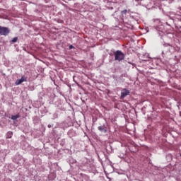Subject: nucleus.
I'll list each match as a JSON object with an SVG mask.
<instances>
[{
    "mask_svg": "<svg viewBox=\"0 0 181 181\" xmlns=\"http://www.w3.org/2000/svg\"><path fill=\"white\" fill-rule=\"evenodd\" d=\"M18 118H21V115L19 114H17L16 115L11 116V119H13V121L18 119Z\"/></svg>",
    "mask_w": 181,
    "mask_h": 181,
    "instance_id": "nucleus-7",
    "label": "nucleus"
},
{
    "mask_svg": "<svg viewBox=\"0 0 181 181\" xmlns=\"http://www.w3.org/2000/svg\"><path fill=\"white\" fill-rule=\"evenodd\" d=\"M13 135V133L12 132H8L6 134V139H9L12 138V136Z\"/></svg>",
    "mask_w": 181,
    "mask_h": 181,
    "instance_id": "nucleus-6",
    "label": "nucleus"
},
{
    "mask_svg": "<svg viewBox=\"0 0 181 181\" xmlns=\"http://www.w3.org/2000/svg\"><path fill=\"white\" fill-rule=\"evenodd\" d=\"M115 60L122 62L125 59V54L121 50H117L114 52Z\"/></svg>",
    "mask_w": 181,
    "mask_h": 181,
    "instance_id": "nucleus-1",
    "label": "nucleus"
},
{
    "mask_svg": "<svg viewBox=\"0 0 181 181\" xmlns=\"http://www.w3.org/2000/svg\"><path fill=\"white\" fill-rule=\"evenodd\" d=\"M27 81H28L27 78L25 76H23L21 79H18L16 81V86H19V84H22V83Z\"/></svg>",
    "mask_w": 181,
    "mask_h": 181,
    "instance_id": "nucleus-4",
    "label": "nucleus"
},
{
    "mask_svg": "<svg viewBox=\"0 0 181 181\" xmlns=\"http://www.w3.org/2000/svg\"><path fill=\"white\" fill-rule=\"evenodd\" d=\"M168 50H169L170 53H172V52H173L175 50V47L170 46L168 48Z\"/></svg>",
    "mask_w": 181,
    "mask_h": 181,
    "instance_id": "nucleus-8",
    "label": "nucleus"
},
{
    "mask_svg": "<svg viewBox=\"0 0 181 181\" xmlns=\"http://www.w3.org/2000/svg\"><path fill=\"white\" fill-rule=\"evenodd\" d=\"M127 95H129V90L127 88L122 89V92H121L120 98L121 99L125 98V97H127Z\"/></svg>",
    "mask_w": 181,
    "mask_h": 181,
    "instance_id": "nucleus-3",
    "label": "nucleus"
},
{
    "mask_svg": "<svg viewBox=\"0 0 181 181\" xmlns=\"http://www.w3.org/2000/svg\"><path fill=\"white\" fill-rule=\"evenodd\" d=\"M48 128H52V125L48 124Z\"/></svg>",
    "mask_w": 181,
    "mask_h": 181,
    "instance_id": "nucleus-12",
    "label": "nucleus"
},
{
    "mask_svg": "<svg viewBox=\"0 0 181 181\" xmlns=\"http://www.w3.org/2000/svg\"><path fill=\"white\" fill-rule=\"evenodd\" d=\"M122 13H127V10H124V11H122Z\"/></svg>",
    "mask_w": 181,
    "mask_h": 181,
    "instance_id": "nucleus-11",
    "label": "nucleus"
},
{
    "mask_svg": "<svg viewBox=\"0 0 181 181\" xmlns=\"http://www.w3.org/2000/svg\"><path fill=\"white\" fill-rule=\"evenodd\" d=\"M98 129L100 132H103V134H107V127H105V126H99Z\"/></svg>",
    "mask_w": 181,
    "mask_h": 181,
    "instance_id": "nucleus-5",
    "label": "nucleus"
},
{
    "mask_svg": "<svg viewBox=\"0 0 181 181\" xmlns=\"http://www.w3.org/2000/svg\"><path fill=\"white\" fill-rule=\"evenodd\" d=\"M9 32H11L9 28L0 26V35H1V36H8V35H9Z\"/></svg>",
    "mask_w": 181,
    "mask_h": 181,
    "instance_id": "nucleus-2",
    "label": "nucleus"
},
{
    "mask_svg": "<svg viewBox=\"0 0 181 181\" xmlns=\"http://www.w3.org/2000/svg\"><path fill=\"white\" fill-rule=\"evenodd\" d=\"M11 42H13V43H16V42H18V37H14V38H13V40H11Z\"/></svg>",
    "mask_w": 181,
    "mask_h": 181,
    "instance_id": "nucleus-9",
    "label": "nucleus"
},
{
    "mask_svg": "<svg viewBox=\"0 0 181 181\" xmlns=\"http://www.w3.org/2000/svg\"><path fill=\"white\" fill-rule=\"evenodd\" d=\"M69 49H74V47L73 45H70Z\"/></svg>",
    "mask_w": 181,
    "mask_h": 181,
    "instance_id": "nucleus-10",
    "label": "nucleus"
}]
</instances>
